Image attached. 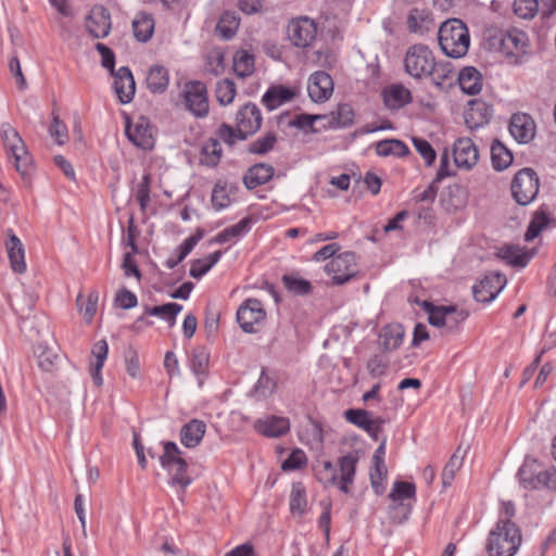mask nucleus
Returning <instances> with one entry per match:
<instances>
[{"instance_id": "nucleus-1", "label": "nucleus", "mask_w": 556, "mask_h": 556, "mask_svg": "<svg viewBox=\"0 0 556 556\" xmlns=\"http://www.w3.org/2000/svg\"><path fill=\"white\" fill-rule=\"evenodd\" d=\"M404 68L412 78L429 77L440 88L450 85L456 76L451 63L437 61L433 51L422 43L413 45L406 50Z\"/></svg>"}, {"instance_id": "nucleus-2", "label": "nucleus", "mask_w": 556, "mask_h": 556, "mask_svg": "<svg viewBox=\"0 0 556 556\" xmlns=\"http://www.w3.org/2000/svg\"><path fill=\"white\" fill-rule=\"evenodd\" d=\"M364 456V446L358 443L338 458L337 466L330 460H323L316 469V477L325 486H336L349 494L355 481L357 464Z\"/></svg>"}, {"instance_id": "nucleus-3", "label": "nucleus", "mask_w": 556, "mask_h": 556, "mask_svg": "<svg viewBox=\"0 0 556 556\" xmlns=\"http://www.w3.org/2000/svg\"><path fill=\"white\" fill-rule=\"evenodd\" d=\"M262 121V114L256 104L247 103L236 113V126L231 127L223 124L218 129V137L228 144H233L238 140H245L261 128Z\"/></svg>"}, {"instance_id": "nucleus-4", "label": "nucleus", "mask_w": 556, "mask_h": 556, "mask_svg": "<svg viewBox=\"0 0 556 556\" xmlns=\"http://www.w3.org/2000/svg\"><path fill=\"white\" fill-rule=\"evenodd\" d=\"M522 535L515 522L496 521L490 530L485 549L489 556H515L520 548Z\"/></svg>"}, {"instance_id": "nucleus-5", "label": "nucleus", "mask_w": 556, "mask_h": 556, "mask_svg": "<svg viewBox=\"0 0 556 556\" xmlns=\"http://www.w3.org/2000/svg\"><path fill=\"white\" fill-rule=\"evenodd\" d=\"M442 52L453 59L467 54L470 46V36L467 26L458 18L443 22L438 34Z\"/></svg>"}, {"instance_id": "nucleus-6", "label": "nucleus", "mask_w": 556, "mask_h": 556, "mask_svg": "<svg viewBox=\"0 0 556 556\" xmlns=\"http://www.w3.org/2000/svg\"><path fill=\"white\" fill-rule=\"evenodd\" d=\"M0 139L8 157L13 160L16 170L26 175L31 167V156L18 131L10 123H2Z\"/></svg>"}, {"instance_id": "nucleus-7", "label": "nucleus", "mask_w": 556, "mask_h": 556, "mask_svg": "<svg viewBox=\"0 0 556 556\" xmlns=\"http://www.w3.org/2000/svg\"><path fill=\"white\" fill-rule=\"evenodd\" d=\"M177 105L195 118H204L210 112L208 92L204 83L189 80L178 94Z\"/></svg>"}, {"instance_id": "nucleus-8", "label": "nucleus", "mask_w": 556, "mask_h": 556, "mask_svg": "<svg viewBox=\"0 0 556 556\" xmlns=\"http://www.w3.org/2000/svg\"><path fill=\"white\" fill-rule=\"evenodd\" d=\"M489 45L508 58H519L527 53L529 40L525 31L513 28L496 30L490 36Z\"/></svg>"}, {"instance_id": "nucleus-9", "label": "nucleus", "mask_w": 556, "mask_h": 556, "mask_svg": "<svg viewBox=\"0 0 556 556\" xmlns=\"http://www.w3.org/2000/svg\"><path fill=\"white\" fill-rule=\"evenodd\" d=\"M325 273L330 277L332 285L342 286L349 282L358 274L355 253L338 254L325 265Z\"/></svg>"}, {"instance_id": "nucleus-10", "label": "nucleus", "mask_w": 556, "mask_h": 556, "mask_svg": "<svg viewBox=\"0 0 556 556\" xmlns=\"http://www.w3.org/2000/svg\"><path fill=\"white\" fill-rule=\"evenodd\" d=\"M267 313L257 299H247L237 311V320L244 332H258L266 324Z\"/></svg>"}, {"instance_id": "nucleus-11", "label": "nucleus", "mask_w": 556, "mask_h": 556, "mask_svg": "<svg viewBox=\"0 0 556 556\" xmlns=\"http://www.w3.org/2000/svg\"><path fill=\"white\" fill-rule=\"evenodd\" d=\"M539 178L531 168L520 169L511 181V194L520 205L530 204L539 193Z\"/></svg>"}, {"instance_id": "nucleus-12", "label": "nucleus", "mask_w": 556, "mask_h": 556, "mask_svg": "<svg viewBox=\"0 0 556 556\" xmlns=\"http://www.w3.org/2000/svg\"><path fill=\"white\" fill-rule=\"evenodd\" d=\"M553 477H556V470H545L534 459H527L518 470L520 484L529 490L549 486Z\"/></svg>"}, {"instance_id": "nucleus-13", "label": "nucleus", "mask_w": 556, "mask_h": 556, "mask_svg": "<svg viewBox=\"0 0 556 556\" xmlns=\"http://www.w3.org/2000/svg\"><path fill=\"white\" fill-rule=\"evenodd\" d=\"M420 304L429 314V323L435 327L453 328L468 316L465 311H457L455 306H434L428 301H422Z\"/></svg>"}, {"instance_id": "nucleus-14", "label": "nucleus", "mask_w": 556, "mask_h": 556, "mask_svg": "<svg viewBox=\"0 0 556 556\" xmlns=\"http://www.w3.org/2000/svg\"><path fill=\"white\" fill-rule=\"evenodd\" d=\"M506 278L497 271L486 274L478 283L472 287V294L476 301L490 303L496 299L506 286Z\"/></svg>"}, {"instance_id": "nucleus-15", "label": "nucleus", "mask_w": 556, "mask_h": 556, "mask_svg": "<svg viewBox=\"0 0 556 556\" xmlns=\"http://www.w3.org/2000/svg\"><path fill=\"white\" fill-rule=\"evenodd\" d=\"M126 136L138 148L152 150L155 143L153 127L147 117L140 116L134 122H127Z\"/></svg>"}, {"instance_id": "nucleus-16", "label": "nucleus", "mask_w": 556, "mask_h": 556, "mask_svg": "<svg viewBox=\"0 0 556 556\" xmlns=\"http://www.w3.org/2000/svg\"><path fill=\"white\" fill-rule=\"evenodd\" d=\"M317 34V27L308 17L294 18L288 25V37L290 41L301 48L309 46Z\"/></svg>"}, {"instance_id": "nucleus-17", "label": "nucleus", "mask_w": 556, "mask_h": 556, "mask_svg": "<svg viewBox=\"0 0 556 556\" xmlns=\"http://www.w3.org/2000/svg\"><path fill=\"white\" fill-rule=\"evenodd\" d=\"M85 26L93 38H105L112 27L111 14L103 5H93L86 16Z\"/></svg>"}, {"instance_id": "nucleus-18", "label": "nucleus", "mask_w": 556, "mask_h": 556, "mask_svg": "<svg viewBox=\"0 0 556 556\" xmlns=\"http://www.w3.org/2000/svg\"><path fill=\"white\" fill-rule=\"evenodd\" d=\"M4 248L11 269L15 274H24L27 270L25 245L12 229H8L5 232Z\"/></svg>"}, {"instance_id": "nucleus-19", "label": "nucleus", "mask_w": 556, "mask_h": 556, "mask_svg": "<svg viewBox=\"0 0 556 556\" xmlns=\"http://www.w3.org/2000/svg\"><path fill=\"white\" fill-rule=\"evenodd\" d=\"M307 92L312 101L326 102L333 92L332 78L324 71L313 73L308 78Z\"/></svg>"}, {"instance_id": "nucleus-20", "label": "nucleus", "mask_w": 556, "mask_h": 556, "mask_svg": "<svg viewBox=\"0 0 556 556\" xmlns=\"http://www.w3.org/2000/svg\"><path fill=\"white\" fill-rule=\"evenodd\" d=\"M454 162L458 168L469 170L479 160V151L470 138H459L453 147Z\"/></svg>"}, {"instance_id": "nucleus-21", "label": "nucleus", "mask_w": 556, "mask_h": 556, "mask_svg": "<svg viewBox=\"0 0 556 556\" xmlns=\"http://www.w3.org/2000/svg\"><path fill=\"white\" fill-rule=\"evenodd\" d=\"M509 132L517 142L528 143L535 135L534 121L526 113L514 114L509 124Z\"/></svg>"}, {"instance_id": "nucleus-22", "label": "nucleus", "mask_w": 556, "mask_h": 556, "mask_svg": "<svg viewBox=\"0 0 556 556\" xmlns=\"http://www.w3.org/2000/svg\"><path fill=\"white\" fill-rule=\"evenodd\" d=\"M344 417L349 422L367 431L375 438H377L378 433L381 431V427L384 422L382 418H374L369 412L363 409H348L344 413Z\"/></svg>"}, {"instance_id": "nucleus-23", "label": "nucleus", "mask_w": 556, "mask_h": 556, "mask_svg": "<svg viewBox=\"0 0 556 556\" xmlns=\"http://www.w3.org/2000/svg\"><path fill=\"white\" fill-rule=\"evenodd\" d=\"M108 353L109 346L105 340H100L93 344L89 358V372L97 387L103 384L101 371L108 358Z\"/></svg>"}, {"instance_id": "nucleus-24", "label": "nucleus", "mask_w": 556, "mask_h": 556, "mask_svg": "<svg viewBox=\"0 0 556 556\" xmlns=\"http://www.w3.org/2000/svg\"><path fill=\"white\" fill-rule=\"evenodd\" d=\"M114 89L122 103H129L136 91V84L130 70L121 67L114 76Z\"/></svg>"}, {"instance_id": "nucleus-25", "label": "nucleus", "mask_w": 556, "mask_h": 556, "mask_svg": "<svg viewBox=\"0 0 556 556\" xmlns=\"http://www.w3.org/2000/svg\"><path fill=\"white\" fill-rule=\"evenodd\" d=\"M491 117L490 106L481 100H472L465 112V123L470 129L479 128L486 124Z\"/></svg>"}, {"instance_id": "nucleus-26", "label": "nucleus", "mask_w": 556, "mask_h": 556, "mask_svg": "<svg viewBox=\"0 0 556 556\" xmlns=\"http://www.w3.org/2000/svg\"><path fill=\"white\" fill-rule=\"evenodd\" d=\"M382 98L388 109L399 110L412 101V93L403 85L393 84L382 90Z\"/></svg>"}, {"instance_id": "nucleus-27", "label": "nucleus", "mask_w": 556, "mask_h": 556, "mask_svg": "<svg viewBox=\"0 0 556 556\" xmlns=\"http://www.w3.org/2000/svg\"><path fill=\"white\" fill-rule=\"evenodd\" d=\"M206 432V425L199 419H191L180 430V442L188 448H194L203 440Z\"/></svg>"}, {"instance_id": "nucleus-28", "label": "nucleus", "mask_w": 556, "mask_h": 556, "mask_svg": "<svg viewBox=\"0 0 556 556\" xmlns=\"http://www.w3.org/2000/svg\"><path fill=\"white\" fill-rule=\"evenodd\" d=\"M135 38L140 42H148L153 34L155 21L150 13L138 12L131 23Z\"/></svg>"}, {"instance_id": "nucleus-29", "label": "nucleus", "mask_w": 556, "mask_h": 556, "mask_svg": "<svg viewBox=\"0 0 556 556\" xmlns=\"http://www.w3.org/2000/svg\"><path fill=\"white\" fill-rule=\"evenodd\" d=\"M407 28L415 34L424 35L433 28V18L427 9H412L407 15Z\"/></svg>"}, {"instance_id": "nucleus-30", "label": "nucleus", "mask_w": 556, "mask_h": 556, "mask_svg": "<svg viewBox=\"0 0 556 556\" xmlns=\"http://www.w3.org/2000/svg\"><path fill=\"white\" fill-rule=\"evenodd\" d=\"M147 88L152 93H163L169 85V73L163 65H153L146 77Z\"/></svg>"}, {"instance_id": "nucleus-31", "label": "nucleus", "mask_w": 556, "mask_h": 556, "mask_svg": "<svg viewBox=\"0 0 556 556\" xmlns=\"http://www.w3.org/2000/svg\"><path fill=\"white\" fill-rule=\"evenodd\" d=\"M210 354L204 348H197L192 351L190 357V368L198 378V383L202 387L208 371Z\"/></svg>"}, {"instance_id": "nucleus-32", "label": "nucleus", "mask_w": 556, "mask_h": 556, "mask_svg": "<svg viewBox=\"0 0 556 556\" xmlns=\"http://www.w3.org/2000/svg\"><path fill=\"white\" fill-rule=\"evenodd\" d=\"M274 175L271 166L266 164H256L252 166L243 177L244 185L249 189H254L260 185L267 182Z\"/></svg>"}, {"instance_id": "nucleus-33", "label": "nucleus", "mask_w": 556, "mask_h": 556, "mask_svg": "<svg viewBox=\"0 0 556 556\" xmlns=\"http://www.w3.org/2000/svg\"><path fill=\"white\" fill-rule=\"evenodd\" d=\"M404 339V329L401 325H389L380 334V344L386 351H394L401 346Z\"/></svg>"}, {"instance_id": "nucleus-34", "label": "nucleus", "mask_w": 556, "mask_h": 556, "mask_svg": "<svg viewBox=\"0 0 556 556\" xmlns=\"http://www.w3.org/2000/svg\"><path fill=\"white\" fill-rule=\"evenodd\" d=\"M458 84L460 89L467 94H477L481 90V79L479 72L473 67H465L459 72Z\"/></svg>"}, {"instance_id": "nucleus-35", "label": "nucleus", "mask_w": 556, "mask_h": 556, "mask_svg": "<svg viewBox=\"0 0 556 556\" xmlns=\"http://www.w3.org/2000/svg\"><path fill=\"white\" fill-rule=\"evenodd\" d=\"M289 507L292 516L301 517L307 508L306 490L301 482H294L289 497Z\"/></svg>"}, {"instance_id": "nucleus-36", "label": "nucleus", "mask_w": 556, "mask_h": 556, "mask_svg": "<svg viewBox=\"0 0 556 556\" xmlns=\"http://www.w3.org/2000/svg\"><path fill=\"white\" fill-rule=\"evenodd\" d=\"M164 451L162 456L160 457L161 466L166 471L174 470L175 466H181L186 460L181 456V451L179 450L178 445L175 442H166L163 446Z\"/></svg>"}, {"instance_id": "nucleus-37", "label": "nucleus", "mask_w": 556, "mask_h": 556, "mask_svg": "<svg viewBox=\"0 0 556 556\" xmlns=\"http://www.w3.org/2000/svg\"><path fill=\"white\" fill-rule=\"evenodd\" d=\"M511 152L500 141L491 146V161L495 170H504L513 163Z\"/></svg>"}, {"instance_id": "nucleus-38", "label": "nucleus", "mask_w": 556, "mask_h": 556, "mask_svg": "<svg viewBox=\"0 0 556 556\" xmlns=\"http://www.w3.org/2000/svg\"><path fill=\"white\" fill-rule=\"evenodd\" d=\"M98 301L99 293L97 291L89 292L86 300H84L81 294H78L76 299L78 309L87 324H90L97 314Z\"/></svg>"}, {"instance_id": "nucleus-39", "label": "nucleus", "mask_w": 556, "mask_h": 556, "mask_svg": "<svg viewBox=\"0 0 556 556\" xmlns=\"http://www.w3.org/2000/svg\"><path fill=\"white\" fill-rule=\"evenodd\" d=\"M233 71L239 77L250 76L254 72V55L247 50H239L233 55Z\"/></svg>"}, {"instance_id": "nucleus-40", "label": "nucleus", "mask_w": 556, "mask_h": 556, "mask_svg": "<svg viewBox=\"0 0 556 556\" xmlns=\"http://www.w3.org/2000/svg\"><path fill=\"white\" fill-rule=\"evenodd\" d=\"M376 152L380 156H404L409 150L407 146L397 139H388L379 141L376 146Z\"/></svg>"}, {"instance_id": "nucleus-41", "label": "nucleus", "mask_w": 556, "mask_h": 556, "mask_svg": "<svg viewBox=\"0 0 556 556\" xmlns=\"http://www.w3.org/2000/svg\"><path fill=\"white\" fill-rule=\"evenodd\" d=\"M220 256L222 252L215 251L203 258L194 260L190 267V276L200 279L219 261Z\"/></svg>"}, {"instance_id": "nucleus-42", "label": "nucleus", "mask_w": 556, "mask_h": 556, "mask_svg": "<svg viewBox=\"0 0 556 556\" xmlns=\"http://www.w3.org/2000/svg\"><path fill=\"white\" fill-rule=\"evenodd\" d=\"M232 190V186L228 185L227 182H216L212 192L213 206L218 211L229 206L231 203Z\"/></svg>"}, {"instance_id": "nucleus-43", "label": "nucleus", "mask_w": 556, "mask_h": 556, "mask_svg": "<svg viewBox=\"0 0 556 556\" xmlns=\"http://www.w3.org/2000/svg\"><path fill=\"white\" fill-rule=\"evenodd\" d=\"M240 20L233 12H225L218 20L216 31L224 39L231 38L238 30Z\"/></svg>"}, {"instance_id": "nucleus-44", "label": "nucleus", "mask_w": 556, "mask_h": 556, "mask_svg": "<svg viewBox=\"0 0 556 556\" xmlns=\"http://www.w3.org/2000/svg\"><path fill=\"white\" fill-rule=\"evenodd\" d=\"M307 456L305 452L299 447L293 448L288 457L280 464V470L292 472L301 470L307 466Z\"/></svg>"}, {"instance_id": "nucleus-45", "label": "nucleus", "mask_w": 556, "mask_h": 556, "mask_svg": "<svg viewBox=\"0 0 556 556\" xmlns=\"http://www.w3.org/2000/svg\"><path fill=\"white\" fill-rule=\"evenodd\" d=\"M501 256L507 263L518 267H525L531 258V254L515 245L503 248Z\"/></svg>"}, {"instance_id": "nucleus-46", "label": "nucleus", "mask_w": 556, "mask_h": 556, "mask_svg": "<svg viewBox=\"0 0 556 556\" xmlns=\"http://www.w3.org/2000/svg\"><path fill=\"white\" fill-rule=\"evenodd\" d=\"M254 429L264 437L276 438L278 437V418L275 415L258 418L254 422Z\"/></svg>"}, {"instance_id": "nucleus-47", "label": "nucleus", "mask_w": 556, "mask_h": 556, "mask_svg": "<svg viewBox=\"0 0 556 556\" xmlns=\"http://www.w3.org/2000/svg\"><path fill=\"white\" fill-rule=\"evenodd\" d=\"M215 93L219 104H230L232 103L237 93L236 85L229 79H223L217 83Z\"/></svg>"}, {"instance_id": "nucleus-48", "label": "nucleus", "mask_w": 556, "mask_h": 556, "mask_svg": "<svg viewBox=\"0 0 556 556\" xmlns=\"http://www.w3.org/2000/svg\"><path fill=\"white\" fill-rule=\"evenodd\" d=\"M181 309L182 306L180 304L172 302L149 308L148 314L151 316L161 317L173 324Z\"/></svg>"}, {"instance_id": "nucleus-49", "label": "nucleus", "mask_w": 556, "mask_h": 556, "mask_svg": "<svg viewBox=\"0 0 556 556\" xmlns=\"http://www.w3.org/2000/svg\"><path fill=\"white\" fill-rule=\"evenodd\" d=\"M464 455H459V450L456 451L445 465L442 472V482L444 486L451 485L456 473L463 466Z\"/></svg>"}, {"instance_id": "nucleus-50", "label": "nucleus", "mask_w": 556, "mask_h": 556, "mask_svg": "<svg viewBox=\"0 0 556 556\" xmlns=\"http://www.w3.org/2000/svg\"><path fill=\"white\" fill-rule=\"evenodd\" d=\"M283 283L287 290L295 295H305L312 290L309 281L294 275L283 276Z\"/></svg>"}, {"instance_id": "nucleus-51", "label": "nucleus", "mask_w": 556, "mask_h": 556, "mask_svg": "<svg viewBox=\"0 0 556 556\" xmlns=\"http://www.w3.org/2000/svg\"><path fill=\"white\" fill-rule=\"evenodd\" d=\"M150 190H151V176L150 174L143 175L141 181L136 188V200L140 206V210L144 213L150 203Z\"/></svg>"}, {"instance_id": "nucleus-52", "label": "nucleus", "mask_w": 556, "mask_h": 556, "mask_svg": "<svg viewBox=\"0 0 556 556\" xmlns=\"http://www.w3.org/2000/svg\"><path fill=\"white\" fill-rule=\"evenodd\" d=\"M416 488L413 483L396 481L393 484V488L389 494V497L394 501H404L407 498L415 497Z\"/></svg>"}, {"instance_id": "nucleus-53", "label": "nucleus", "mask_w": 556, "mask_h": 556, "mask_svg": "<svg viewBox=\"0 0 556 556\" xmlns=\"http://www.w3.org/2000/svg\"><path fill=\"white\" fill-rule=\"evenodd\" d=\"M538 11V0H515L514 2V12L523 20L533 18Z\"/></svg>"}, {"instance_id": "nucleus-54", "label": "nucleus", "mask_w": 556, "mask_h": 556, "mask_svg": "<svg viewBox=\"0 0 556 556\" xmlns=\"http://www.w3.org/2000/svg\"><path fill=\"white\" fill-rule=\"evenodd\" d=\"M202 152L204 155L203 162L207 165H215L222 155V148L218 140H207L202 148Z\"/></svg>"}, {"instance_id": "nucleus-55", "label": "nucleus", "mask_w": 556, "mask_h": 556, "mask_svg": "<svg viewBox=\"0 0 556 556\" xmlns=\"http://www.w3.org/2000/svg\"><path fill=\"white\" fill-rule=\"evenodd\" d=\"M388 470L384 462H372V468L370 469V481L371 485L377 493L381 492L383 481L386 480Z\"/></svg>"}, {"instance_id": "nucleus-56", "label": "nucleus", "mask_w": 556, "mask_h": 556, "mask_svg": "<svg viewBox=\"0 0 556 556\" xmlns=\"http://www.w3.org/2000/svg\"><path fill=\"white\" fill-rule=\"evenodd\" d=\"M548 217L545 213H536L525 235L526 241H532L547 226Z\"/></svg>"}, {"instance_id": "nucleus-57", "label": "nucleus", "mask_w": 556, "mask_h": 556, "mask_svg": "<svg viewBox=\"0 0 556 556\" xmlns=\"http://www.w3.org/2000/svg\"><path fill=\"white\" fill-rule=\"evenodd\" d=\"M167 472L170 477V483L173 485H178L181 489H186L192 482V479L188 475L187 462L184 463L181 468L179 466H175L174 470Z\"/></svg>"}, {"instance_id": "nucleus-58", "label": "nucleus", "mask_w": 556, "mask_h": 556, "mask_svg": "<svg viewBox=\"0 0 556 556\" xmlns=\"http://www.w3.org/2000/svg\"><path fill=\"white\" fill-rule=\"evenodd\" d=\"M413 143L418 153L422 156L427 165H432L435 160V151L431 144L422 138H413Z\"/></svg>"}, {"instance_id": "nucleus-59", "label": "nucleus", "mask_w": 556, "mask_h": 556, "mask_svg": "<svg viewBox=\"0 0 556 556\" xmlns=\"http://www.w3.org/2000/svg\"><path fill=\"white\" fill-rule=\"evenodd\" d=\"M276 142V136L274 132H268L264 137L255 140L253 143L250 144L249 151L252 153H266L270 149H273L274 144Z\"/></svg>"}, {"instance_id": "nucleus-60", "label": "nucleus", "mask_w": 556, "mask_h": 556, "mask_svg": "<svg viewBox=\"0 0 556 556\" xmlns=\"http://www.w3.org/2000/svg\"><path fill=\"white\" fill-rule=\"evenodd\" d=\"M50 136L55 140L58 144H63L67 138V128L64 123H62L59 117H53L51 125L49 127Z\"/></svg>"}, {"instance_id": "nucleus-61", "label": "nucleus", "mask_w": 556, "mask_h": 556, "mask_svg": "<svg viewBox=\"0 0 556 556\" xmlns=\"http://www.w3.org/2000/svg\"><path fill=\"white\" fill-rule=\"evenodd\" d=\"M125 368L126 372L132 379H139L141 377L140 361L136 352L130 351L125 355Z\"/></svg>"}, {"instance_id": "nucleus-62", "label": "nucleus", "mask_w": 556, "mask_h": 556, "mask_svg": "<svg viewBox=\"0 0 556 556\" xmlns=\"http://www.w3.org/2000/svg\"><path fill=\"white\" fill-rule=\"evenodd\" d=\"M316 118L317 116L300 114L293 119H289L287 124L290 127H295L300 130L307 131L313 127V123Z\"/></svg>"}, {"instance_id": "nucleus-63", "label": "nucleus", "mask_w": 556, "mask_h": 556, "mask_svg": "<svg viewBox=\"0 0 556 556\" xmlns=\"http://www.w3.org/2000/svg\"><path fill=\"white\" fill-rule=\"evenodd\" d=\"M116 303L119 307L128 309L137 305V296L129 290L123 289L116 294Z\"/></svg>"}, {"instance_id": "nucleus-64", "label": "nucleus", "mask_w": 556, "mask_h": 556, "mask_svg": "<svg viewBox=\"0 0 556 556\" xmlns=\"http://www.w3.org/2000/svg\"><path fill=\"white\" fill-rule=\"evenodd\" d=\"M96 49L101 55L102 65L105 68L112 71L114 67V64H115V58H114V53L112 52V50L110 48H108L104 43H101V42H98L96 45Z\"/></svg>"}]
</instances>
